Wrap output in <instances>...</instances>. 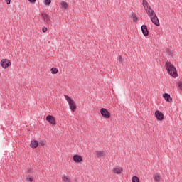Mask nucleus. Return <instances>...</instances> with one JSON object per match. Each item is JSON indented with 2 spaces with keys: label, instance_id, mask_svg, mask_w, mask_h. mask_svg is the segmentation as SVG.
<instances>
[{
  "label": "nucleus",
  "instance_id": "f257e3e1",
  "mask_svg": "<svg viewBox=\"0 0 182 182\" xmlns=\"http://www.w3.org/2000/svg\"><path fill=\"white\" fill-rule=\"evenodd\" d=\"M166 68L168 70V73L170 74L172 77H177L178 76V74H177V70L176 69V67L171 63L167 61L165 64Z\"/></svg>",
  "mask_w": 182,
  "mask_h": 182
},
{
  "label": "nucleus",
  "instance_id": "f03ea898",
  "mask_svg": "<svg viewBox=\"0 0 182 182\" xmlns=\"http://www.w3.org/2000/svg\"><path fill=\"white\" fill-rule=\"evenodd\" d=\"M64 96L69 105L71 112H76V103H75V101L68 95Z\"/></svg>",
  "mask_w": 182,
  "mask_h": 182
},
{
  "label": "nucleus",
  "instance_id": "7ed1b4c3",
  "mask_svg": "<svg viewBox=\"0 0 182 182\" xmlns=\"http://www.w3.org/2000/svg\"><path fill=\"white\" fill-rule=\"evenodd\" d=\"M0 63L1 66L4 69H6V68H9V66H11V61L8 59H2Z\"/></svg>",
  "mask_w": 182,
  "mask_h": 182
},
{
  "label": "nucleus",
  "instance_id": "20e7f679",
  "mask_svg": "<svg viewBox=\"0 0 182 182\" xmlns=\"http://www.w3.org/2000/svg\"><path fill=\"white\" fill-rule=\"evenodd\" d=\"M100 113L105 119H110V112H109L106 108H102L100 109Z\"/></svg>",
  "mask_w": 182,
  "mask_h": 182
},
{
  "label": "nucleus",
  "instance_id": "39448f33",
  "mask_svg": "<svg viewBox=\"0 0 182 182\" xmlns=\"http://www.w3.org/2000/svg\"><path fill=\"white\" fill-rule=\"evenodd\" d=\"M41 16L46 25L52 26V21L50 20V18H49V16H48V14L42 13Z\"/></svg>",
  "mask_w": 182,
  "mask_h": 182
},
{
  "label": "nucleus",
  "instance_id": "423d86ee",
  "mask_svg": "<svg viewBox=\"0 0 182 182\" xmlns=\"http://www.w3.org/2000/svg\"><path fill=\"white\" fill-rule=\"evenodd\" d=\"M145 11H146V14L148 16H149V18H152V16H154V15H156V13L150 6H148L147 9H145Z\"/></svg>",
  "mask_w": 182,
  "mask_h": 182
},
{
  "label": "nucleus",
  "instance_id": "0eeeda50",
  "mask_svg": "<svg viewBox=\"0 0 182 182\" xmlns=\"http://www.w3.org/2000/svg\"><path fill=\"white\" fill-rule=\"evenodd\" d=\"M152 23L154 25H156V26H160V21H159V18L157 17V15H154L152 17L150 18Z\"/></svg>",
  "mask_w": 182,
  "mask_h": 182
},
{
  "label": "nucleus",
  "instance_id": "6e6552de",
  "mask_svg": "<svg viewBox=\"0 0 182 182\" xmlns=\"http://www.w3.org/2000/svg\"><path fill=\"white\" fill-rule=\"evenodd\" d=\"M46 120H47V122H49L50 124H52L53 126H55V124H56V121H55V118L52 115H48L46 118Z\"/></svg>",
  "mask_w": 182,
  "mask_h": 182
},
{
  "label": "nucleus",
  "instance_id": "1a4fd4ad",
  "mask_svg": "<svg viewBox=\"0 0 182 182\" xmlns=\"http://www.w3.org/2000/svg\"><path fill=\"white\" fill-rule=\"evenodd\" d=\"M155 117H156L157 120L159 121L164 120V114H163L162 112L159 110L155 112Z\"/></svg>",
  "mask_w": 182,
  "mask_h": 182
},
{
  "label": "nucleus",
  "instance_id": "9d476101",
  "mask_svg": "<svg viewBox=\"0 0 182 182\" xmlns=\"http://www.w3.org/2000/svg\"><path fill=\"white\" fill-rule=\"evenodd\" d=\"M141 29L142 31L144 36H149V30L147 29V26L142 25Z\"/></svg>",
  "mask_w": 182,
  "mask_h": 182
},
{
  "label": "nucleus",
  "instance_id": "9b49d317",
  "mask_svg": "<svg viewBox=\"0 0 182 182\" xmlns=\"http://www.w3.org/2000/svg\"><path fill=\"white\" fill-rule=\"evenodd\" d=\"M163 97L166 102H168V103H171L173 102V98H171V96H170L168 93L163 94Z\"/></svg>",
  "mask_w": 182,
  "mask_h": 182
},
{
  "label": "nucleus",
  "instance_id": "f8f14e48",
  "mask_svg": "<svg viewBox=\"0 0 182 182\" xmlns=\"http://www.w3.org/2000/svg\"><path fill=\"white\" fill-rule=\"evenodd\" d=\"M73 160L75 163H80V161H83V158L80 155H74Z\"/></svg>",
  "mask_w": 182,
  "mask_h": 182
},
{
  "label": "nucleus",
  "instance_id": "ddd939ff",
  "mask_svg": "<svg viewBox=\"0 0 182 182\" xmlns=\"http://www.w3.org/2000/svg\"><path fill=\"white\" fill-rule=\"evenodd\" d=\"M38 146H39L38 141L36 140L31 141L30 144V147H31V149H36Z\"/></svg>",
  "mask_w": 182,
  "mask_h": 182
},
{
  "label": "nucleus",
  "instance_id": "4468645a",
  "mask_svg": "<svg viewBox=\"0 0 182 182\" xmlns=\"http://www.w3.org/2000/svg\"><path fill=\"white\" fill-rule=\"evenodd\" d=\"M96 156L97 157H103L105 156V151H96Z\"/></svg>",
  "mask_w": 182,
  "mask_h": 182
},
{
  "label": "nucleus",
  "instance_id": "2eb2a0df",
  "mask_svg": "<svg viewBox=\"0 0 182 182\" xmlns=\"http://www.w3.org/2000/svg\"><path fill=\"white\" fill-rule=\"evenodd\" d=\"M113 172L116 174H121L122 173V168H114Z\"/></svg>",
  "mask_w": 182,
  "mask_h": 182
},
{
  "label": "nucleus",
  "instance_id": "dca6fc26",
  "mask_svg": "<svg viewBox=\"0 0 182 182\" xmlns=\"http://www.w3.org/2000/svg\"><path fill=\"white\" fill-rule=\"evenodd\" d=\"M142 5L145 9H147V6H150L146 0H142Z\"/></svg>",
  "mask_w": 182,
  "mask_h": 182
},
{
  "label": "nucleus",
  "instance_id": "f3484780",
  "mask_svg": "<svg viewBox=\"0 0 182 182\" xmlns=\"http://www.w3.org/2000/svg\"><path fill=\"white\" fill-rule=\"evenodd\" d=\"M50 71H51V73H53V75H56V73L59 72V70H58V68H52Z\"/></svg>",
  "mask_w": 182,
  "mask_h": 182
},
{
  "label": "nucleus",
  "instance_id": "a211bd4d",
  "mask_svg": "<svg viewBox=\"0 0 182 182\" xmlns=\"http://www.w3.org/2000/svg\"><path fill=\"white\" fill-rule=\"evenodd\" d=\"M61 6L64 8V9H69V6H68V3L65 1L61 3Z\"/></svg>",
  "mask_w": 182,
  "mask_h": 182
},
{
  "label": "nucleus",
  "instance_id": "6ab92c4d",
  "mask_svg": "<svg viewBox=\"0 0 182 182\" xmlns=\"http://www.w3.org/2000/svg\"><path fill=\"white\" fill-rule=\"evenodd\" d=\"M132 18L133 19V22H137V21H139V17H137V15L136 14H132Z\"/></svg>",
  "mask_w": 182,
  "mask_h": 182
},
{
  "label": "nucleus",
  "instance_id": "aec40b11",
  "mask_svg": "<svg viewBox=\"0 0 182 182\" xmlns=\"http://www.w3.org/2000/svg\"><path fill=\"white\" fill-rule=\"evenodd\" d=\"M132 182H140V179L137 176L132 177Z\"/></svg>",
  "mask_w": 182,
  "mask_h": 182
},
{
  "label": "nucleus",
  "instance_id": "412c9836",
  "mask_svg": "<svg viewBox=\"0 0 182 182\" xmlns=\"http://www.w3.org/2000/svg\"><path fill=\"white\" fill-rule=\"evenodd\" d=\"M52 4V0H44V5H47L49 6Z\"/></svg>",
  "mask_w": 182,
  "mask_h": 182
},
{
  "label": "nucleus",
  "instance_id": "4be33fe9",
  "mask_svg": "<svg viewBox=\"0 0 182 182\" xmlns=\"http://www.w3.org/2000/svg\"><path fill=\"white\" fill-rule=\"evenodd\" d=\"M154 180H155V181H160V176H159V174L155 175Z\"/></svg>",
  "mask_w": 182,
  "mask_h": 182
},
{
  "label": "nucleus",
  "instance_id": "5701e85b",
  "mask_svg": "<svg viewBox=\"0 0 182 182\" xmlns=\"http://www.w3.org/2000/svg\"><path fill=\"white\" fill-rule=\"evenodd\" d=\"M62 178L65 182H70V179H69V178L67 176H63Z\"/></svg>",
  "mask_w": 182,
  "mask_h": 182
},
{
  "label": "nucleus",
  "instance_id": "b1692460",
  "mask_svg": "<svg viewBox=\"0 0 182 182\" xmlns=\"http://www.w3.org/2000/svg\"><path fill=\"white\" fill-rule=\"evenodd\" d=\"M38 146H41L42 147H43V146H45V141H40L38 142Z\"/></svg>",
  "mask_w": 182,
  "mask_h": 182
},
{
  "label": "nucleus",
  "instance_id": "393cba45",
  "mask_svg": "<svg viewBox=\"0 0 182 182\" xmlns=\"http://www.w3.org/2000/svg\"><path fill=\"white\" fill-rule=\"evenodd\" d=\"M178 87H179V89L182 91V81H180L178 83Z\"/></svg>",
  "mask_w": 182,
  "mask_h": 182
},
{
  "label": "nucleus",
  "instance_id": "a878e982",
  "mask_svg": "<svg viewBox=\"0 0 182 182\" xmlns=\"http://www.w3.org/2000/svg\"><path fill=\"white\" fill-rule=\"evenodd\" d=\"M118 60L120 63H123V58L122 57V55L119 56V60Z\"/></svg>",
  "mask_w": 182,
  "mask_h": 182
},
{
  "label": "nucleus",
  "instance_id": "bb28decb",
  "mask_svg": "<svg viewBox=\"0 0 182 182\" xmlns=\"http://www.w3.org/2000/svg\"><path fill=\"white\" fill-rule=\"evenodd\" d=\"M167 53H168V55H169V56H173V52L171 51L170 50H168Z\"/></svg>",
  "mask_w": 182,
  "mask_h": 182
},
{
  "label": "nucleus",
  "instance_id": "cd10ccee",
  "mask_svg": "<svg viewBox=\"0 0 182 182\" xmlns=\"http://www.w3.org/2000/svg\"><path fill=\"white\" fill-rule=\"evenodd\" d=\"M47 31H48V28H46V27H43L42 28V31L43 32H47Z\"/></svg>",
  "mask_w": 182,
  "mask_h": 182
},
{
  "label": "nucleus",
  "instance_id": "c85d7f7f",
  "mask_svg": "<svg viewBox=\"0 0 182 182\" xmlns=\"http://www.w3.org/2000/svg\"><path fill=\"white\" fill-rule=\"evenodd\" d=\"M27 181H30V182H33V178L32 177L31 178H27Z\"/></svg>",
  "mask_w": 182,
  "mask_h": 182
},
{
  "label": "nucleus",
  "instance_id": "c756f323",
  "mask_svg": "<svg viewBox=\"0 0 182 182\" xmlns=\"http://www.w3.org/2000/svg\"><path fill=\"white\" fill-rule=\"evenodd\" d=\"M31 4H35V2H36V0H28Z\"/></svg>",
  "mask_w": 182,
  "mask_h": 182
},
{
  "label": "nucleus",
  "instance_id": "7c9ffc66",
  "mask_svg": "<svg viewBox=\"0 0 182 182\" xmlns=\"http://www.w3.org/2000/svg\"><path fill=\"white\" fill-rule=\"evenodd\" d=\"M6 2L7 4V5H10L11 4V0H6Z\"/></svg>",
  "mask_w": 182,
  "mask_h": 182
},
{
  "label": "nucleus",
  "instance_id": "2f4dec72",
  "mask_svg": "<svg viewBox=\"0 0 182 182\" xmlns=\"http://www.w3.org/2000/svg\"><path fill=\"white\" fill-rule=\"evenodd\" d=\"M28 173H33V169H31V168H30V169L28 170Z\"/></svg>",
  "mask_w": 182,
  "mask_h": 182
}]
</instances>
